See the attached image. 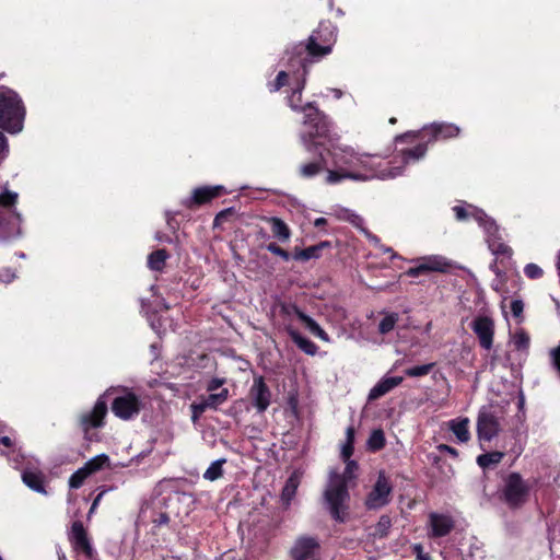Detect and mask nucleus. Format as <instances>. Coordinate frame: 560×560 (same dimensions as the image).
Here are the masks:
<instances>
[{"instance_id": "1", "label": "nucleus", "mask_w": 560, "mask_h": 560, "mask_svg": "<svg viewBox=\"0 0 560 560\" xmlns=\"http://www.w3.org/2000/svg\"><path fill=\"white\" fill-rule=\"evenodd\" d=\"M327 155L331 156L332 165L336 168H346L351 171H359L365 173L372 178H395L401 175L400 170L382 168V162H374L372 155L360 154L349 145H340L338 143H330L326 148Z\"/></svg>"}, {"instance_id": "2", "label": "nucleus", "mask_w": 560, "mask_h": 560, "mask_svg": "<svg viewBox=\"0 0 560 560\" xmlns=\"http://www.w3.org/2000/svg\"><path fill=\"white\" fill-rule=\"evenodd\" d=\"M337 28L330 21H322L318 27L313 31L307 43H299L294 45L290 54L288 63L294 67V62H301L302 59H308V66L331 52L336 42Z\"/></svg>"}, {"instance_id": "3", "label": "nucleus", "mask_w": 560, "mask_h": 560, "mask_svg": "<svg viewBox=\"0 0 560 560\" xmlns=\"http://www.w3.org/2000/svg\"><path fill=\"white\" fill-rule=\"evenodd\" d=\"M306 108H310V112L304 115V125L307 131L302 135L303 144L308 152L318 149L326 150L330 143H335V138L330 132V121L315 103H306Z\"/></svg>"}, {"instance_id": "4", "label": "nucleus", "mask_w": 560, "mask_h": 560, "mask_svg": "<svg viewBox=\"0 0 560 560\" xmlns=\"http://www.w3.org/2000/svg\"><path fill=\"white\" fill-rule=\"evenodd\" d=\"M325 502L328 505L331 517L339 523H345L348 515L347 502L350 499L348 485L339 474H332L324 492Z\"/></svg>"}, {"instance_id": "5", "label": "nucleus", "mask_w": 560, "mask_h": 560, "mask_svg": "<svg viewBox=\"0 0 560 560\" xmlns=\"http://www.w3.org/2000/svg\"><path fill=\"white\" fill-rule=\"evenodd\" d=\"M25 108L19 95L12 91L0 93V127L16 133L23 128Z\"/></svg>"}, {"instance_id": "6", "label": "nucleus", "mask_w": 560, "mask_h": 560, "mask_svg": "<svg viewBox=\"0 0 560 560\" xmlns=\"http://www.w3.org/2000/svg\"><path fill=\"white\" fill-rule=\"evenodd\" d=\"M460 132V129L450 122H433L430 126L423 127L419 131H408L402 135H398L395 138L396 143L408 142L413 143L417 140H427V143H432L438 140H447L456 138Z\"/></svg>"}, {"instance_id": "7", "label": "nucleus", "mask_w": 560, "mask_h": 560, "mask_svg": "<svg viewBox=\"0 0 560 560\" xmlns=\"http://www.w3.org/2000/svg\"><path fill=\"white\" fill-rule=\"evenodd\" d=\"M529 493L530 486L520 472L512 471L504 478L501 500L511 510L522 508L528 501Z\"/></svg>"}, {"instance_id": "8", "label": "nucleus", "mask_w": 560, "mask_h": 560, "mask_svg": "<svg viewBox=\"0 0 560 560\" xmlns=\"http://www.w3.org/2000/svg\"><path fill=\"white\" fill-rule=\"evenodd\" d=\"M109 390L118 393V395L112 401L113 413L121 420H130L136 418L143 409L144 404L139 395L132 389L118 386L113 387Z\"/></svg>"}, {"instance_id": "9", "label": "nucleus", "mask_w": 560, "mask_h": 560, "mask_svg": "<svg viewBox=\"0 0 560 560\" xmlns=\"http://www.w3.org/2000/svg\"><path fill=\"white\" fill-rule=\"evenodd\" d=\"M392 492L393 486L389 478L385 471H380L372 490L365 498L364 506L370 511L384 508L390 502Z\"/></svg>"}, {"instance_id": "10", "label": "nucleus", "mask_w": 560, "mask_h": 560, "mask_svg": "<svg viewBox=\"0 0 560 560\" xmlns=\"http://www.w3.org/2000/svg\"><path fill=\"white\" fill-rule=\"evenodd\" d=\"M322 546L317 537L303 535L295 539L290 557L292 560H320Z\"/></svg>"}, {"instance_id": "11", "label": "nucleus", "mask_w": 560, "mask_h": 560, "mask_svg": "<svg viewBox=\"0 0 560 560\" xmlns=\"http://www.w3.org/2000/svg\"><path fill=\"white\" fill-rule=\"evenodd\" d=\"M453 212L457 221H468L470 219L478 222L486 232L493 233L497 230L495 221L490 218L483 210L469 205H457L453 207Z\"/></svg>"}, {"instance_id": "12", "label": "nucleus", "mask_w": 560, "mask_h": 560, "mask_svg": "<svg viewBox=\"0 0 560 560\" xmlns=\"http://www.w3.org/2000/svg\"><path fill=\"white\" fill-rule=\"evenodd\" d=\"M107 415V402L104 397H100L91 411L84 412L79 417V425L84 432L85 439L89 438L91 429L102 428L105 424V417Z\"/></svg>"}, {"instance_id": "13", "label": "nucleus", "mask_w": 560, "mask_h": 560, "mask_svg": "<svg viewBox=\"0 0 560 560\" xmlns=\"http://www.w3.org/2000/svg\"><path fill=\"white\" fill-rule=\"evenodd\" d=\"M226 194V189L222 185L215 186H201L192 190L191 196L183 200L182 205L194 210L207 203H210L213 199L219 198Z\"/></svg>"}, {"instance_id": "14", "label": "nucleus", "mask_w": 560, "mask_h": 560, "mask_svg": "<svg viewBox=\"0 0 560 560\" xmlns=\"http://www.w3.org/2000/svg\"><path fill=\"white\" fill-rule=\"evenodd\" d=\"M416 267H411L406 271V275L412 278L419 277L429 272H448L452 264L441 255H432L422 257Z\"/></svg>"}, {"instance_id": "15", "label": "nucleus", "mask_w": 560, "mask_h": 560, "mask_svg": "<svg viewBox=\"0 0 560 560\" xmlns=\"http://www.w3.org/2000/svg\"><path fill=\"white\" fill-rule=\"evenodd\" d=\"M271 390L264 376H255L248 392L252 406L258 413L265 412L271 404Z\"/></svg>"}, {"instance_id": "16", "label": "nucleus", "mask_w": 560, "mask_h": 560, "mask_svg": "<svg viewBox=\"0 0 560 560\" xmlns=\"http://www.w3.org/2000/svg\"><path fill=\"white\" fill-rule=\"evenodd\" d=\"M69 540L77 552L83 553L88 559H92L95 551L92 547L88 532L81 521H74L69 533Z\"/></svg>"}, {"instance_id": "17", "label": "nucleus", "mask_w": 560, "mask_h": 560, "mask_svg": "<svg viewBox=\"0 0 560 560\" xmlns=\"http://www.w3.org/2000/svg\"><path fill=\"white\" fill-rule=\"evenodd\" d=\"M470 328L478 338L479 345L486 350H490L493 346L494 322L491 317L479 315L474 318Z\"/></svg>"}, {"instance_id": "18", "label": "nucleus", "mask_w": 560, "mask_h": 560, "mask_svg": "<svg viewBox=\"0 0 560 560\" xmlns=\"http://www.w3.org/2000/svg\"><path fill=\"white\" fill-rule=\"evenodd\" d=\"M296 63L300 66L302 72L296 78V83L292 89L291 95L288 96V105L295 112H303L306 114L310 112V108H306V104L302 105V93L305 89L306 77L310 71L308 59L304 58L301 60V62Z\"/></svg>"}, {"instance_id": "19", "label": "nucleus", "mask_w": 560, "mask_h": 560, "mask_svg": "<svg viewBox=\"0 0 560 560\" xmlns=\"http://www.w3.org/2000/svg\"><path fill=\"white\" fill-rule=\"evenodd\" d=\"M430 538L436 539L450 535L455 528V521L448 514L431 512L429 514Z\"/></svg>"}, {"instance_id": "20", "label": "nucleus", "mask_w": 560, "mask_h": 560, "mask_svg": "<svg viewBox=\"0 0 560 560\" xmlns=\"http://www.w3.org/2000/svg\"><path fill=\"white\" fill-rule=\"evenodd\" d=\"M500 432L498 418L491 412H481L477 419V434L479 440L490 442Z\"/></svg>"}, {"instance_id": "21", "label": "nucleus", "mask_w": 560, "mask_h": 560, "mask_svg": "<svg viewBox=\"0 0 560 560\" xmlns=\"http://www.w3.org/2000/svg\"><path fill=\"white\" fill-rule=\"evenodd\" d=\"M312 153L316 155V159L314 161L304 163L299 167V175L303 178H313L320 174L323 171L327 170L326 150L318 149Z\"/></svg>"}, {"instance_id": "22", "label": "nucleus", "mask_w": 560, "mask_h": 560, "mask_svg": "<svg viewBox=\"0 0 560 560\" xmlns=\"http://www.w3.org/2000/svg\"><path fill=\"white\" fill-rule=\"evenodd\" d=\"M420 142L417 143L412 148L402 149L400 151V159H401V165L399 166H385L384 168H390V170H400L401 173L404 172V168L407 164L411 162H417L420 159H422L427 151L428 145L427 140H419Z\"/></svg>"}, {"instance_id": "23", "label": "nucleus", "mask_w": 560, "mask_h": 560, "mask_svg": "<svg viewBox=\"0 0 560 560\" xmlns=\"http://www.w3.org/2000/svg\"><path fill=\"white\" fill-rule=\"evenodd\" d=\"M327 176H326V183L329 185H335L340 183L343 179H351L355 182H366L371 179V176L359 172V171H351L346 168H336V170H326Z\"/></svg>"}, {"instance_id": "24", "label": "nucleus", "mask_w": 560, "mask_h": 560, "mask_svg": "<svg viewBox=\"0 0 560 560\" xmlns=\"http://www.w3.org/2000/svg\"><path fill=\"white\" fill-rule=\"evenodd\" d=\"M487 233V243L490 252L497 257H501V262L503 259H511L513 256V249L503 242V240L499 235V226L497 225V230Z\"/></svg>"}, {"instance_id": "25", "label": "nucleus", "mask_w": 560, "mask_h": 560, "mask_svg": "<svg viewBox=\"0 0 560 560\" xmlns=\"http://www.w3.org/2000/svg\"><path fill=\"white\" fill-rule=\"evenodd\" d=\"M404 378L401 376H390L381 378L370 390L368 395L369 401H374L380 399L381 397L388 394L395 387L399 386L402 383Z\"/></svg>"}, {"instance_id": "26", "label": "nucleus", "mask_w": 560, "mask_h": 560, "mask_svg": "<svg viewBox=\"0 0 560 560\" xmlns=\"http://www.w3.org/2000/svg\"><path fill=\"white\" fill-rule=\"evenodd\" d=\"M326 248H331V243L329 241H322L318 244L306 248L295 247L292 253V259L303 262L311 259H318L322 256L323 250Z\"/></svg>"}, {"instance_id": "27", "label": "nucleus", "mask_w": 560, "mask_h": 560, "mask_svg": "<svg viewBox=\"0 0 560 560\" xmlns=\"http://www.w3.org/2000/svg\"><path fill=\"white\" fill-rule=\"evenodd\" d=\"M22 480L33 491L42 494L47 493L45 488L46 476L43 471L36 469H25L22 472Z\"/></svg>"}, {"instance_id": "28", "label": "nucleus", "mask_w": 560, "mask_h": 560, "mask_svg": "<svg viewBox=\"0 0 560 560\" xmlns=\"http://www.w3.org/2000/svg\"><path fill=\"white\" fill-rule=\"evenodd\" d=\"M267 222L270 224L272 236L281 243H287L292 235L289 225L278 217L267 218Z\"/></svg>"}, {"instance_id": "29", "label": "nucleus", "mask_w": 560, "mask_h": 560, "mask_svg": "<svg viewBox=\"0 0 560 560\" xmlns=\"http://www.w3.org/2000/svg\"><path fill=\"white\" fill-rule=\"evenodd\" d=\"M450 430L455 434L460 443H467L470 440L468 418L453 419L447 423Z\"/></svg>"}, {"instance_id": "30", "label": "nucleus", "mask_w": 560, "mask_h": 560, "mask_svg": "<svg viewBox=\"0 0 560 560\" xmlns=\"http://www.w3.org/2000/svg\"><path fill=\"white\" fill-rule=\"evenodd\" d=\"M287 332L291 340L298 346V348L306 354L314 355L317 352L318 347L316 343L303 337L296 329L288 327Z\"/></svg>"}, {"instance_id": "31", "label": "nucleus", "mask_w": 560, "mask_h": 560, "mask_svg": "<svg viewBox=\"0 0 560 560\" xmlns=\"http://www.w3.org/2000/svg\"><path fill=\"white\" fill-rule=\"evenodd\" d=\"M230 396L228 388H222L219 393H209L207 396L201 395L200 398L205 401L208 409L218 410Z\"/></svg>"}, {"instance_id": "32", "label": "nucleus", "mask_w": 560, "mask_h": 560, "mask_svg": "<svg viewBox=\"0 0 560 560\" xmlns=\"http://www.w3.org/2000/svg\"><path fill=\"white\" fill-rule=\"evenodd\" d=\"M168 253L166 249L161 248L152 252L148 257V267L154 271H162L165 267Z\"/></svg>"}, {"instance_id": "33", "label": "nucleus", "mask_w": 560, "mask_h": 560, "mask_svg": "<svg viewBox=\"0 0 560 560\" xmlns=\"http://www.w3.org/2000/svg\"><path fill=\"white\" fill-rule=\"evenodd\" d=\"M386 445V438L385 433L382 429H375L371 432L368 442L366 447L370 452L376 453L381 450H383Z\"/></svg>"}, {"instance_id": "34", "label": "nucleus", "mask_w": 560, "mask_h": 560, "mask_svg": "<svg viewBox=\"0 0 560 560\" xmlns=\"http://www.w3.org/2000/svg\"><path fill=\"white\" fill-rule=\"evenodd\" d=\"M504 457V453L500 451H493L480 454L477 457V464L482 469L489 468L490 466L498 465Z\"/></svg>"}, {"instance_id": "35", "label": "nucleus", "mask_w": 560, "mask_h": 560, "mask_svg": "<svg viewBox=\"0 0 560 560\" xmlns=\"http://www.w3.org/2000/svg\"><path fill=\"white\" fill-rule=\"evenodd\" d=\"M354 442H355V428L354 425H349L346 429V442L341 448V459H349L354 453Z\"/></svg>"}, {"instance_id": "36", "label": "nucleus", "mask_w": 560, "mask_h": 560, "mask_svg": "<svg viewBox=\"0 0 560 560\" xmlns=\"http://www.w3.org/2000/svg\"><path fill=\"white\" fill-rule=\"evenodd\" d=\"M392 527V518L387 514L381 515L378 522L376 523L373 533L371 536L373 538L383 539L389 535V530Z\"/></svg>"}, {"instance_id": "37", "label": "nucleus", "mask_w": 560, "mask_h": 560, "mask_svg": "<svg viewBox=\"0 0 560 560\" xmlns=\"http://www.w3.org/2000/svg\"><path fill=\"white\" fill-rule=\"evenodd\" d=\"M300 320L310 330V332L313 334L315 337H317L324 341L328 340L327 332L311 316H308L306 314L301 315Z\"/></svg>"}, {"instance_id": "38", "label": "nucleus", "mask_w": 560, "mask_h": 560, "mask_svg": "<svg viewBox=\"0 0 560 560\" xmlns=\"http://www.w3.org/2000/svg\"><path fill=\"white\" fill-rule=\"evenodd\" d=\"M298 487L299 478L295 475L290 476L285 481L281 493V498L287 504H289L290 501L294 498Z\"/></svg>"}, {"instance_id": "39", "label": "nucleus", "mask_w": 560, "mask_h": 560, "mask_svg": "<svg viewBox=\"0 0 560 560\" xmlns=\"http://www.w3.org/2000/svg\"><path fill=\"white\" fill-rule=\"evenodd\" d=\"M226 459L221 458L218 460H214L211 463V465L208 467V469L203 474V478L210 481H214L222 477L223 475V465L225 464Z\"/></svg>"}, {"instance_id": "40", "label": "nucleus", "mask_w": 560, "mask_h": 560, "mask_svg": "<svg viewBox=\"0 0 560 560\" xmlns=\"http://www.w3.org/2000/svg\"><path fill=\"white\" fill-rule=\"evenodd\" d=\"M108 463V456L105 454L97 455L84 464V468L88 470V474L92 475L94 472L100 471L104 468V466Z\"/></svg>"}, {"instance_id": "41", "label": "nucleus", "mask_w": 560, "mask_h": 560, "mask_svg": "<svg viewBox=\"0 0 560 560\" xmlns=\"http://www.w3.org/2000/svg\"><path fill=\"white\" fill-rule=\"evenodd\" d=\"M513 345L517 351H527L530 346V338L528 334L523 329L516 331L513 337Z\"/></svg>"}, {"instance_id": "42", "label": "nucleus", "mask_w": 560, "mask_h": 560, "mask_svg": "<svg viewBox=\"0 0 560 560\" xmlns=\"http://www.w3.org/2000/svg\"><path fill=\"white\" fill-rule=\"evenodd\" d=\"M398 314L397 313H390L388 315H386L385 317H383L378 324V331L382 334V335H386L388 332H390L396 323L398 322Z\"/></svg>"}, {"instance_id": "43", "label": "nucleus", "mask_w": 560, "mask_h": 560, "mask_svg": "<svg viewBox=\"0 0 560 560\" xmlns=\"http://www.w3.org/2000/svg\"><path fill=\"white\" fill-rule=\"evenodd\" d=\"M434 366V362L411 366L405 370V374L408 377H421L428 375L433 370Z\"/></svg>"}, {"instance_id": "44", "label": "nucleus", "mask_w": 560, "mask_h": 560, "mask_svg": "<svg viewBox=\"0 0 560 560\" xmlns=\"http://www.w3.org/2000/svg\"><path fill=\"white\" fill-rule=\"evenodd\" d=\"M91 475L88 474V470L84 467L79 468L74 471L69 478V487L71 489H79L83 486L84 481Z\"/></svg>"}, {"instance_id": "45", "label": "nucleus", "mask_w": 560, "mask_h": 560, "mask_svg": "<svg viewBox=\"0 0 560 560\" xmlns=\"http://www.w3.org/2000/svg\"><path fill=\"white\" fill-rule=\"evenodd\" d=\"M346 463L345 470L339 477L345 478L346 485H348L349 481L354 479L357 477V471L359 469V464L357 460L351 459H342Z\"/></svg>"}, {"instance_id": "46", "label": "nucleus", "mask_w": 560, "mask_h": 560, "mask_svg": "<svg viewBox=\"0 0 560 560\" xmlns=\"http://www.w3.org/2000/svg\"><path fill=\"white\" fill-rule=\"evenodd\" d=\"M289 84V73L287 71H280L273 81L268 82L267 86L269 92H278L283 86Z\"/></svg>"}, {"instance_id": "47", "label": "nucleus", "mask_w": 560, "mask_h": 560, "mask_svg": "<svg viewBox=\"0 0 560 560\" xmlns=\"http://www.w3.org/2000/svg\"><path fill=\"white\" fill-rule=\"evenodd\" d=\"M279 307L280 314L285 317L295 315L300 319L301 315H305V313L295 303L292 302H282L280 303Z\"/></svg>"}, {"instance_id": "48", "label": "nucleus", "mask_w": 560, "mask_h": 560, "mask_svg": "<svg viewBox=\"0 0 560 560\" xmlns=\"http://www.w3.org/2000/svg\"><path fill=\"white\" fill-rule=\"evenodd\" d=\"M191 410V421L192 423H197L199 419L201 418L202 413L208 410V407L206 406L205 401L199 397L198 401H194L190 405Z\"/></svg>"}, {"instance_id": "49", "label": "nucleus", "mask_w": 560, "mask_h": 560, "mask_svg": "<svg viewBox=\"0 0 560 560\" xmlns=\"http://www.w3.org/2000/svg\"><path fill=\"white\" fill-rule=\"evenodd\" d=\"M524 273L530 280H537L544 277V270L534 262H529L524 267Z\"/></svg>"}, {"instance_id": "50", "label": "nucleus", "mask_w": 560, "mask_h": 560, "mask_svg": "<svg viewBox=\"0 0 560 560\" xmlns=\"http://www.w3.org/2000/svg\"><path fill=\"white\" fill-rule=\"evenodd\" d=\"M267 250L271 254L279 256L284 261H289L292 258V254L279 246L277 243L271 242L266 246Z\"/></svg>"}, {"instance_id": "51", "label": "nucleus", "mask_w": 560, "mask_h": 560, "mask_svg": "<svg viewBox=\"0 0 560 560\" xmlns=\"http://www.w3.org/2000/svg\"><path fill=\"white\" fill-rule=\"evenodd\" d=\"M16 200H18V194H15V192L7 190V191L0 194V206H2L4 208H10V207L14 206Z\"/></svg>"}, {"instance_id": "52", "label": "nucleus", "mask_w": 560, "mask_h": 560, "mask_svg": "<svg viewBox=\"0 0 560 560\" xmlns=\"http://www.w3.org/2000/svg\"><path fill=\"white\" fill-rule=\"evenodd\" d=\"M549 358L551 366L555 369L558 376L560 377V345L550 349Z\"/></svg>"}, {"instance_id": "53", "label": "nucleus", "mask_w": 560, "mask_h": 560, "mask_svg": "<svg viewBox=\"0 0 560 560\" xmlns=\"http://www.w3.org/2000/svg\"><path fill=\"white\" fill-rule=\"evenodd\" d=\"M511 313L517 322L523 320L524 303L522 300H513L510 305Z\"/></svg>"}, {"instance_id": "54", "label": "nucleus", "mask_w": 560, "mask_h": 560, "mask_svg": "<svg viewBox=\"0 0 560 560\" xmlns=\"http://www.w3.org/2000/svg\"><path fill=\"white\" fill-rule=\"evenodd\" d=\"M171 522V517L166 512H159L152 518V524L155 528L167 526Z\"/></svg>"}, {"instance_id": "55", "label": "nucleus", "mask_w": 560, "mask_h": 560, "mask_svg": "<svg viewBox=\"0 0 560 560\" xmlns=\"http://www.w3.org/2000/svg\"><path fill=\"white\" fill-rule=\"evenodd\" d=\"M234 213H235L234 208H228V209L220 211L213 220V225L219 226V225L223 224Z\"/></svg>"}, {"instance_id": "56", "label": "nucleus", "mask_w": 560, "mask_h": 560, "mask_svg": "<svg viewBox=\"0 0 560 560\" xmlns=\"http://www.w3.org/2000/svg\"><path fill=\"white\" fill-rule=\"evenodd\" d=\"M225 382L226 380L224 377H213L207 383L206 390L208 393H214L217 389L222 387Z\"/></svg>"}, {"instance_id": "57", "label": "nucleus", "mask_w": 560, "mask_h": 560, "mask_svg": "<svg viewBox=\"0 0 560 560\" xmlns=\"http://www.w3.org/2000/svg\"><path fill=\"white\" fill-rule=\"evenodd\" d=\"M411 550L417 560H431L430 555L423 551V546L421 544L412 545Z\"/></svg>"}, {"instance_id": "58", "label": "nucleus", "mask_w": 560, "mask_h": 560, "mask_svg": "<svg viewBox=\"0 0 560 560\" xmlns=\"http://www.w3.org/2000/svg\"><path fill=\"white\" fill-rule=\"evenodd\" d=\"M15 278V273L10 268H3L0 270V281L10 283Z\"/></svg>"}, {"instance_id": "59", "label": "nucleus", "mask_w": 560, "mask_h": 560, "mask_svg": "<svg viewBox=\"0 0 560 560\" xmlns=\"http://www.w3.org/2000/svg\"><path fill=\"white\" fill-rule=\"evenodd\" d=\"M436 448L439 450V452L447 453V454H450L454 458H457L458 455H459L458 451L455 447L450 446L447 444H440V445L436 446Z\"/></svg>"}, {"instance_id": "60", "label": "nucleus", "mask_w": 560, "mask_h": 560, "mask_svg": "<svg viewBox=\"0 0 560 560\" xmlns=\"http://www.w3.org/2000/svg\"><path fill=\"white\" fill-rule=\"evenodd\" d=\"M8 149L7 138L0 131V160L3 159L4 151Z\"/></svg>"}, {"instance_id": "61", "label": "nucleus", "mask_w": 560, "mask_h": 560, "mask_svg": "<svg viewBox=\"0 0 560 560\" xmlns=\"http://www.w3.org/2000/svg\"><path fill=\"white\" fill-rule=\"evenodd\" d=\"M327 223H328V222H327V219H326V218L320 217V218L315 219V221H314V226H315V228H317V229H320V228L326 226V225H327Z\"/></svg>"}, {"instance_id": "62", "label": "nucleus", "mask_w": 560, "mask_h": 560, "mask_svg": "<svg viewBox=\"0 0 560 560\" xmlns=\"http://www.w3.org/2000/svg\"><path fill=\"white\" fill-rule=\"evenodd\" d=\"M0 443L8 448L13 446V441L9 436H2Z\"/></svg>"}, {"instance_id": "63", "label": "nucleus", "mask_w": 560, "mask_h": 560, "mask_svg": "<svg viewBox=\"0 0 560 560\" xmlns=\"http://www.w3.org/2000/svg\"><path fill=\"white\" fill-rule=\"evenodd\" d=\"M102 495H103V493L97 494V497L93 501L92 509L98 504Z\"/></svg>"}, {"instance_id": "64", "label": "nucleus", "mask_w": 560, "mask_h": 560, "mask_svg": "<svg viewBox=\"0 0 560 560\" xmlns=\"http://www.w3.org/2000/svg\"><path fill=\"white\" fill-rule=\"evenodd\" d=\"M396 122H397V119H396L395 117H392V118L389 119V124L394 125V124H396Z\"/></svg>"}]
</instances>
